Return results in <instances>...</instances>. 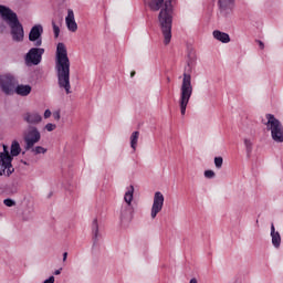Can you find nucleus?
I'll use <instances>...</instances> for the list:
<instances>
[{
	"label": "nucleus",
	"mask_w": 283,
	"mask_h": 283,
	"mask_svg": "<svg viewBox=\"0 0 283 283\" xmlns=\"http://www.w3.org/2000/svg\"><path fill=\"white\" fill-rule=\"evenodd\" d=\"M128 211H129V208H127V207L122 208V211H120L122 220H125V218H127V212Z\"/></svg>",
	"instance_id": "bb28decb"
},
{
	"label": "nucleus",
	"mask_w": 283,
	"mask_h": 283,
	"mask_svg": "<svg viewBox=\"0 0 283 283\" xmlns=\"http://www.w3.org/2000/svg\"><path fill=\"white\" fill-rule=\"evenodd\" d=\"M244 145H245V149L247 151H252L253 149V142H251V139H244Z\"/></svg>",
	"instance_id": "b1692460"
},
{
	"label": "nucleus",
	"mask_w": 283,
	"mask_h": 283,
	"mask_svg": "<svg viewBox=\"0 0 283 283\" xmlns=\"http://www.w3.org/2000/svg\"><path fill=\"white\" fill-rule=\"evenodd\" d=\"M193 94V86L191 85V75L184 73V78L180 87L179 107L181 116L187 114V106Z\"/></svg>",
	"instance_id": "20e7f679"
},
{
	"label": "nucleus",
	"mask_w": 283,
	"mask_h": 283,
	"mask_svg": "<svg viewBox=\"0 0 283 283\" xmlns=\"http://www.w3.org/2000/svg\"><path fill=\"white\" fill-rule=\"evenodd\" d=\"M41 140V132L36 126H29L27 133L24 134V143L27 151L32 149L36 143Z\"/></svg>",
	"instance_id": "0eeeda50"
},
{
	"label": "nucleus",
	"mask_w": 283,
	"mask_h": 283,
	"mask_svg": "<svg viewBox=\"0 0 283 283\" xmlns=\"http://www.w3.org/2000/svg\"><path fill=\"white\" fill-rule=\"evenodd\" d=\"M222 163H224L222 157H216L214 158V165H216L217 169H222Z\"/></svg>",
	"instance_id": "393cba45"
},
{
	"label": "nucleus",
	"mask_w": 283,
	"mask_h": 283,
	"mask_svg": "<svg viewBox=\"0 0 283 283\" xmlns=\"http://www.w3.org/2000/svg\"><path fill=\"white\" fill-rule=\"evenodd\" d=\"M124 200L128 207L132 206V200H134V186L128 187V190L125 192Z\"/></svg>",
	"instance_id": "a211bd4d"
},
{
	"label": "nucleus",
	"mask_w": 283,
	"mask_h": 283,
	"mask_svg": "<svg viewBox=\"0 0 283 283\" xmlns=\"http://www.w3.org/2000/svg\"><path fill=\"white\" fill-rule=\"evenodd\" d=\"M61 271H63V269L55 270L54 275H61Z\"/></svg>",
	"instance_id": "2f4dec72"
},
{
	"label": "nucleus",
	"mask_w": 283,
	"mask_h": 283,
	"mask_svg": "<svg viewBox=\"0 0 283 283\" xmlns=\"http://www.w3.org/2000/svg\"><path fill=\"white\" fill-rule=\"evenodd\" d=\"M189 283H198L197 279H191Z\"/></svg>",
	"instance_id": "f704fd0d"
},
{
	"label": "nucleus",
	"mask_w": 283,
	"mask_h": 283,
	"mask_svg": "<svg viewBox=\"0 0 283 283\" xmlns=\"http://www.w3.org/2000/svg\"><path fill=\"white\" fill-rule=\"evenodd\" d=\"M271 238H272V244L277 249L280 244H282V237L280 235V232L275 231V226L271 224Z\"/></svg>",
	"instance_id": "2eb2a0df"
},
{
	"label": "nucleus",
	"mask_w": 283,
	"mask_h": 283,
	"mask_svg": "<svg viewBox=\"0 0 283 283\" xmlns=\"http://www.w3.org/2000/svg\"><path fill=\"white\" fill-rule=\"evenodd\" d=\"M43 34V25L35 24L32 27L30 33H29V41H32L35 45V48H41L43 41L41 40V35Z\"/></svg>",
	"instance_id": "9b49d317"
},
{
	"label": "nucleus",
	"mask_w": 283,
	"mask_h": 283,
	"mask_svg": "<svg viewBox=\"0 0 283 283\" xmlns=\"http://www.w3.org/2000/svg\"><path fill=\"white\" fill-rule=\"evenodd\" d=\"M52 25H53L54 36L55 39H59V34H61V29L59 28V25H56L55 21L52 22Z\"/></svg>",
	"instance_id": "5701e85b"
},
{
	"label": "nucleus",
	"mask_w": 283,
	"mask_h": 283,
	"mask_svg": "<svg viewBox=\"0 0 283 283\" xmlns=\"http://www.w3.org/2000/svg\"><path fill=\"white\" fill-rule=\"evenodd\" d=\"M219 12L222 17H229L235 8V0H218Z\"/></svg>",
	"instance_id": "f8f14e48"
},
{
	"label": "nucleus",
	"mask_w": 283,
	"mask_h": 283,
	"mask_svg": "<svg viewBox=\"0 0 283 283\" xmlns=\"http://www.w3.org/2000/svg\"><path fill=\"white\" fill-rule=\"evenodd\" d=\"M23 163V165H28V161H22Z\"/></svg>",
	"instance_id": "c9c22d12"
},
{
	"label": "nucleus",
	"mask_w": 283,
	"mask_h": 283,
	"mask_svg": "<svg viewBox=\"0 0 283 283\" xmlns=\"http://www.w3.org/2000/svg\"><path fill=\"white\" fill-rule=\"evenodd\" d=\"M0 14L11 29L12 40L17 43H21V41H23L24 31L23 25L19 22L17 13H14L10 8L0 6Z\"/></svg>",
	"instance_id": "7ed1b4c3"
},
{
	"label": "nucleus",
	"mask_w": 283,
	"mask_h": 283,
	"mask_svg": "<svg viewBox=\"0 0 283 283\" xmlns=\"http://www.w3.org/2000/svg\"><path fill=\"white\" fill-rule=\"evenodd\" d=\"M46 132H54L56 129V124L49 123L45 125Z\"/></svg>",
	"instance_id": "cd10ccee"
},
{
	"label": "nucleus",
	"mask_w": 283,
	"mask_h": 283,
	"mask_svg": "<svg viewBox=\"0 0 283 283\" xmlns=\"http://www.w3.org/2000/svg\"><path fill=\"white\" fill-rule=\"evenodd\" d=\"M205 177L206 178H216V172L213 170H206Z\"/></svg>",
	"instance_id": "c85d7f7f"
},
{
	"label": "nucleus",
	"mask_w": 283,
	"mask_h": 283,
	"mask_svg": "<svg viewBox=\"0 0 283 283\" xmlns=\"http://www.w3.org/2000/svg\"><path fill=\"white\" fill-rule=\"evenodd\" d=\"M144 3L150 8L153 12H158L160 10L158 20L159 25L164 35L165 45L171 43V25L174 23V7L171 6V0H144Z\"/></svg>",
	"instance_id": "f257e3e1"
},
{
	"label": "nucleus",
	"mask_w": 283,
	"mask_h": 283,
	"mask_svg": "<svg viewBox=\"0 0 283 283\" xmlns=\"http://www.w3.org/2000/svg\"><path fill=\"white\" fill-rule=\"evenodd\" d=\"M70 57L67 56V48L64 43H57L55 53V72L57 76V85L60 90H64L65 94H72V84L70 83Z\"/></svg>",
	"instance_id": "f03ea898"
},
{
	"label": "nucleus",
	"mask_w": 283,
	"mask_h": 283,
	"mask_svg": "<svg viewBox=\"0 0 283 283\" xmlns=\"http://www.w3.org/2000/svg\"><path fill=\"white\" fill-rule=\"evenodd\" d=\"M163 207H165V196L163 192L157 191L154 195L153 206L150 210V217L153 220H156V217L163 211Z\"/></svg>",
	"instance_id": "6e6552de"
},
{
	"label": "nucleus",
	"mask_w": 283,
	"mask_h": 283,
	"mask_svg": "<svg viewBox=\"0 0 283 283\" xmlns=\"http://www.w3.org/2000/svg\"><path fill=\"white\" fill-rule=\"evenodd\" d=\"M67 260V252L63 253V262H65Z\"/></svg>",
	"instance_id": "473e14b6"
},
{
	"label": "nucleus",
	"mask_w": 283,
	"mask_h": 283,
	"mask_svg": "<svg viewBox=\"0 0 283 283\" xmlns=\"http://www.w3.org/2000/svg\"><path fill=\"white\" fill-rule=\"evenodd\" d=\"M0 87L4 94H13L14 77L12 75H0Z\"/></svg>",
	"instance_id": "9d476101"
},
{
	"label": "nucleus",
	"mask_w": 283,
	"mask_h": 283,
	"mask_svg": "<svg viewBox=\"0 0 283 283\" xmlns=\"http://www.w3.org/2000/svg\"><path fill=\"white\" fill-rule=\"evenodd\" d=\"M265 118L268 122L264 123V125L266 126L268 132H271L272 140H274V143H283L282 123L275 118V115L273 114H266Z\"/></svg>",
	"instance_id": "39448f33"
},
{
	"label": "nucleus",
	"mask_w": 283,
	"mask_h": 283,
	"mask_svg": "<svg viewBox=\"0 0 283 283\" xmlns=\"http://www.w3.org/2000/svg\"><path fill=\"white\" fill-rule=\"evenodd\" d=\"M136 76V71L130 72V77L134 78Z\"/></svg>",
	"instance_id": "72a5a7b5"
},
{
	"label": "nucleus",
	"mask_w": 283,
	"mask_h": 283,
	"mask_svg": "<svg viewBox=\"0 0 283 283\" xmlns=\"http://www.w3.org/2000/svg\"><path fill=\"white\" fill-rule=\"evenodd\" d=\"M31 92H32V86L30 85L20 84L15 87V94H18V96H29Z\"/></svg>",
	"instance_id": "dca6fc26"
},
{
	"label": "nucleus",
	"mask_w": 283,
	"mask_h": 283,
	"mask_svg": "<svg viewBox=\"0 0 283 283\" xmlns=\"http://www.w3.org/2000/svg\"><path fill=\"white\" fill-rule=\"evenodd\" d=\"M10 156L11 158H13L14 156H19V154H21V145L19 144V142L13 140L11 144V151H10Z\"/></svg>",
	"instance_id": "6ab92c4d"
},
{
	"label": "nucleus",
	"mask_w": 283,
	"mask_h": 283,
	"mask_svg": "<svg viewBox=\"0 0 283 283\" xmlns=\"http://www.w3.org/2000/svg\"><path fill=\"white\" fill-rule=\"evenodd\" d=\"M57 118H61V116H60V115H57Z\"/></svg>",
	"instance_id": "e433bc0d"
},
{
	"label": "nucleus",
	"mask_w": 283,
	"mask_h": 283,
	"mask_svg": "<svg viewBox=\"0 0 283 283\" xmlns=\"http://www.w3.org/2000/svg\"><path fill=\"white\" fill-rule=\"evenodd\" d=\"M50 116H52V112L50 109H46L44 112V118H50Z\"/></svg>",
	"instance_id": "c756f323"
},
{
	"label": "nucleus",
	"mask_w": 283,
	"mask_h": 283,
	"mask_svg": "<svg viewBox=\"0 0 283 283\" xmlns=\"http://www.w3.org/2000/svg\"><path fill=\"white\" fill-rule=\"evenodd\" d=\"M65 21L67 30H70V32H76V30H78V24H76V20L74 19V11L72 9L67 10Z\"/></svg>",
	"instance_id": "4468645a"
},
{
	"label": "nucleus",
	"mask_w": 283,
	"mask_h": 283,
	"mask_svg": "<svg viewBox=\"0 0 283 283\" xmlns=\"http://www.w3.org/2000/svg\"><path fill=\"white\" fill-rule=\"evenodd\" d=\"M32 153L38 156V154H48V149L44 148L43 146H36L35 148L32 147Z\"/></svg>",
	"instance_id": "4be33fe9"
},
{
	"label": "nucleus",
	"mask_w": 283,
	"mask_h": 283,
	"mask_svg": "<svg viewBox=\"0 0 283 283\" xmlns=\"http://www.w3.org/2000/svg\"><path fill=\"white\" fill-rule=\"evenodd\" d=\"M3 205H6V207H14L17 205V201L12 199H4Z\"/></svg>",
	"instance_id": "a878e982"
},
{
	"label": "nucleus",
	"mask_w": 283,
	"mask_h": 283,
	"mask_svg": "<svg viewBox=\"0 0 283 283\" xmlns=\"http://www.w3.org/2000/svg\"><path fill=\"white\" fill-rule=\"evenodd\" d=\"M140 136V133L138 130L134 132L130 135V147L134 151H136V147H138V138Z\"/></svg>",
	"instance_id": "aec40b11"
},
{
	"label": "nucleus",
	"mask_w": 283,
	"mask_h": 283,
	"mask_svg": "<svg viewBox=\"0 0 283 283\" xmlns=\"http://www.w3.org/2000/svg\"><path fill=\"white\" fill-rule=\"evenodd\" d=\"M12 156L8 146L3 145V153H0V176H12L14 174V167L12 166Z\"/></svg>",
	"instance_id": "423d86ee"
},
{
	"label": "nucleus",
	"mask_w": 283,
	"mask_h": 283,
	"mask_svg": "<svg viewBox=\"0 0 283 283\" xmlns=\"http://www.w3.org/2000/svg\"><path fill=\"white\" fill-rule=\"evenodd\" d=\"M22 118L24 123H28V125H39V123L43 120V117L36 111L24 113Z\"/></svg>",
	"instance_id": "ddd939ff"
},
{
	"label": "nucleus",
	"mask_w": 283,
	"mask_h": 283,
	"mask_svg": "<svg viewBox=\"0 0 283 283\" xmlns=\"http://www.w3.org/2000/svg\"><path fill=\"white\" fill-rule=\"evenodd\" d=\"M213 36L217 39V41H221V43H229V41H231L229 34L221 32L219 30L213 31Z\"/></svg>",
	"instance_id": "f3484780"
},
{
	"label": "nucleus",
	"mask_w": 283,
	"mask_h": 283,
	"mask_svg": "<svg viewBox=\"0 0 283 283\" xmlns=\"http://www.w3.org/2000/svg\"><path fill=\"white\" fill-rule=\"evenodd\" d=\"M43 54H45V49L32 48L27 53L25 61L32 65H39L43 59Z\"/></svg>",
	"instance_id": "1a4fd4ad"
},
{
	"label": "nucleus",
	"mask_w": 283,
	"mask_h": 283,
	"mask_svg": "<svg viewBox=\"0 0 283 283\" xmlns=\"http://www.w3.org/2000/svg\"><path fill=\"white\" fill-rule=\"evenodd\" d=\"M93 240H98V219H94L92 223Z\"/></svg>",
	"instance_id": "412c9836"
},
{
	"label": "nucleus",
	"mask_w": 283,
	"mask_h": 283,
	"mask_svg": "<svg viewBox=\"0 0 283 283\" xmlns=\"http://www.w3.org/2000/svg\"><path fill=\"white\" fill-rule=\"evenodd\" d=\"M258 43H259V48L261 50H264V42L263 41H258Z\"/></svg>",
	"instance_id": "7c9ffc66"
}]
</instances>
